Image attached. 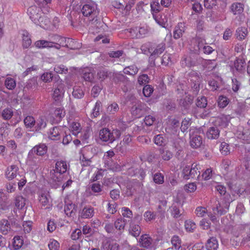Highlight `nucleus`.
Returning a JSON list of instances; mask_svg holds the SVG:
<instances>
[{
	"label": "nucleus",
	"mask_w": 250,
	"mask_h": 250,
	"mask_svg": "<svg viewBox=\"0 0 250 250\" xmlns=\"http://www.w3.org/2000/svg\"><path fill=\"white\" fill-rule=\"evenodd\" d=\"M211 60H205L203 58L199 56L197 54L190 53L184 55L181 59V63L183 67H191L199 65H207L212 62Z\"/></svg>",
	"instance_id": "obj_1"
},
{
	"label": "nucleus",
	"mask_w": 250,
	"mask_h": 250,
	"mask_svg": "<svg viewBox=\"0 0 250 250\" xmlns=\"http://www.w3.org/2000/svg\"><path fill=\"white\" fill-rule=\"evenodd\" d=\"M121 135L120 130L114 129L112 130L107 128H104L100 130L99 137L100 139L104 142L112 143L114 141L119 139Z\"/></svg>",
	"instance_id": "obj_2"
},
{
	"label": "nucleus",
	"mask_w": 250,
	"mask_h": 250,
	"mask_svg": "<svg viewBox=\"0 0 250 250\" xmlns=\"http://www.w3.org/2000/svg\"><path fill=\"white\" fill-rule=\"evenodd\" d=\"M81 12L85 17H89V20L96 18L99 14V10L98 9L97 5L93 2H87L83 5Z\"/></svg>",
	"instance_id": "obj_3"
},
{
	"label": "nucleus",
	"mask_w": 250,
	"mask_h": 250,
	"mask_svg": "<svg viewBox=\"0 0 250 250\" xmlns=\"http://www.w3.org/2000/svg\"><path fill=\"white\" fill-rule=\"evenodd\" d=\"M152 51L151 54L149 57V62L150 66L153 67L155 65V61L156 58L165 51L166 49V44L164 42H161L157 45L152 44Z\"/></svg>",
	"instance_id": "obj_4"
},
{
	"label": "nucleus",
	"mask_w": 250,
	"mask_h": 250,
	"mask_svg": "<svg viewBox=\"0 0 250 250\" xmlns=\"http://www.w3.org/2000/svg\"><path fill=\"white\" fill-rule=\"evenodd\" d=\"M135 103L131 109L133 115L139 118L149 112L150 108L146 104L140 101H137Z\"/></svg>",
	"instance_id": "obj_5"
},
{
	"label": "nucleus",
	"mask_w": 250,
	"mask_h": 250,
	"mask_svg": "<svg viewBox=\"0 0 250 250\" xmlns=\"http://www.w3.org/2000/svg\"><path fill=\"white\" fill-rule=\"evenodd\" d=\"M182 175L186 180L189 179H199L200 171L197 167V165L192 164L191 167L186 166L183 169Z\"/></svg>",
	"instance_id": "obj_6"
},
{
	"label": "nucleus",
	"mask_w": 250,
	"mask_h": 250,
	"mask_svg": "<svg viewBox=\"0 0 250 250\" xmlns=\"http://www.w3.org/2000/svg\"><path fill=\"white\" fill-rule=\"evenodd\" d=\"M226 197L221 199L220 201H218L216 204V207L213 208L212 210L214 214L217 215L221 216L226 214L229 207L230 201L226 199Z\"/></svg>",
	"instance_id": "obj_7"
},
{
	"label": "nucleus",
	"mask_w": 250,
	"mask_h": 250,
	"mask_svg": "<svg viewBox=\"0 0 250 250\" xmlns=\"http://www.w3.org/2000/svg\"><path fill=\"white\" fill-rule=\"evenodd\" d=\"M193 51L198 55L201 52L209 55L214 52L215 49L207 43H204L203 41H198L197 44L194 47Z\"/></svg>",
	"instance_id": "obj_8"
},
{
	"label": "nucleus",
	"mask_w": 250,
	"mask_h": 250,
	"mask_svg": "<svg viewBox=\"0 0 250 250\" xmlns=\"http://www.w3.org/2000/svg\"><path fill=\"white\" fill-rule=\"evenodd\" d=\"M27 163L33 170L39 168L42 164V159L39 156L29 151L27 156Z\"/></svg>",
	"instance_id": "obj_9"
},
{
	"label": "nucleus",
	"mask_w": 250,
	"mask_h": 250,
	"mask_svg": "<svg viewBox=\"0 0 250 250\" xmlns=\"http://www.w3.org/2000/svg\"><path fill=\"white\" fill-rule=\"evenodd\" d=\"M40 9L35 6H32L28 8L27 13L30 19L36 24H40V20L42 19L39 14Z\"/></svg>",
	"instance_id": "obj_10"
},
{
	"label": "nucleus",
	"mask_w": 250,
	"mask_h": 250,
	"mask_svg": "<svg viewBox=\"0 0 250 250\" xmlns=\"http://www.w3.org/2000/svg\"><path fill=\"white\" fill-rule=\"evenodd\" d=\"M11 206V202L9 199V195L4 192L3 189H0V209L8 210Z\"/></svg>",
	"instance_id": "obj_11"
},
{
	"label": "nucleus",
	"mask_w": 250,
	"mask_h": 250,
	"mask_svg": "<svg viewBox=\"0 0 250 250\" xmlns=\"http://www.w3.org/2000/svg\"><path fill=\"white\" fill-rule=\"evenodd\" d=\"M62 174L58 170H56L55 168L50 170L49 178L52 181L54 188H56L61 185L63 179Z\"/></svg>",
	"instance_id": "obj_12"
},
{
	"label": "nucleus",
	"mask_w": 250,
	"mask_h": 250,
	"mask_svg": "<svg viewBox=\"0 0 250 250\" xmlns=\"http://www.w3.org/2000/svg\"><path fill=\"white\" fill-rule=\"evenodd\" d=\"M59 42L62 46L66 47L71 49H77L81 46L78 42L74 41L71 38L62 37Z\"/></svg>",
	"instance_id": "obj_13"
},
{
	"label": "nucleus",
	"mask_w": 250,
	"mask_h": 250,
	"mask_svg": "<svg viewBox=\"0 0 250 250\" xmlns=\"http://www.w3.org/2000/svg\"><path fill=\"white\" fill-rule=\"evenodd\" d=\"M229 116L222 115L217 117L214 122V125L220 128H226L229 125L230 121Z\"/></svg>",
	"instance_id": "obj_14"
},
{
	"label": "nucleus",
	"mask_w": 250,
	"mask_h": 250,
	"mask_svg": "<svg viewBox=\"0 0 250 250\" xmlns=\"http://www.w3.org/2000/svg\"><path fill=\"white\" fill-rule=\"evenodd\" d=\"M47 149L45 144L41 143L34 146L29 151L39 156H42L46 153Z\"/></svg>",
	"instance_id": "obj_15"
},
{
	"label": "nucleus",
	"mask_w": 250,
	"mask_h": 250,
	"mask_svg": "<svg viewBox=\"0 0 250 250\" xmlns=\"http://www.w3.org/2000/svg\"><path fill=\"white\" fill-rule=\"evenodd\" d=\"M119 245L116 242L108 239L104 240L102 242L101 250H118Z\"/></svg>",
	"instance_id": "obj_16"
},
{
	"label": "nucleus",
	"mask_w": 250,
	"mask_h": 250,
	"mask_svg": "<svg viewBox=\"0 0 250 250\" xmlns=\"http://www.w3.org/2000/svg\"><path fill=\"white\" fill-rule=\"evenodd\" d=\"M236 135L240 139L250 141V129L239 126L236 131Z\"/></svg>",
	"instance_id": "obj_17"
},
{
	"label": "nucleus",
	"mask_w": 250,
	"mask_h": 250,
	"mask_svg": "<svg viewBox=\"0 0 250 250\" xmlns=\"http://www.w3.org/2000/svg\"><path fill=\"white\" fill-rule=\"evenodd\" d=\"M220 132V129L214 125L208 128L207 131L206 135L208 139H217L219 137Z\"/></svg>",
	"instance_id": "obj_18"
},
{
	"label": "nucleus",
	"mask_w": 250,
	"mask_h": 250,
	"mask_svg": "<svg viewBox=\"0 0 250 250\" xmlns=\"http://www.w3.org/2000/svg\"><path fill=\"white\" fill-rule=\"evenodd\" d=\"M77 211V206L72 203L65 202L64 206V212L68 217H73Z\"/></svg>",
	"instance_id": "obj_19"
},
{
	"label": "nucleus",
	"mask_w": 250,
	"mask_h": 250,
	"mask_svg": "<svg viewBox=\"0 0 250 250\" xmlns=\"http://www.w3.org/2000/svg\"><path fill=\"white\" fill-rule=\"evenodd\" d=\"M153 17L157 23L161 26L166 27L167 25L168 17L165 14L161 13L156 15L153 13Z\"/></svg>",
	"instance_id": "obj_20"
},
{
	"label": "nucleus",
	"mask_w": 250,
	"mask_h": 250,
	"mask_svg": "<svg viewBox=\"0 0 250 250\" xmlns=\"http://www.w3.org/2000/svg\"><path fill=\"white\" fill-rule=\"evenodd\" d=\"M229 8L234 15H239L244 11V4L241 2H234L231 4Z\"/></svg>",
	"instance_id": "obj_21"
},
{
	"label": "nucleus",
	"mask_w": 250,
	"mask_h": 250,
	"mask_svg": "<svg viewBox=\"0 0 250 250\" xmlns=\"http://www.w3.org/2000/svg\"><path fill=\"white\" fill-rule=\"evenodd\" d=\"M18 170L19 167L16 165H12L8 167L5 173L7 179L11 180L16 178Z\"/></svg>",
	"instance_id": "obj_22"
},
{
	"label": "nucleus",
	"mask_w": 250,
	"mask_h": 250,
	"mask_svg": "<svg viewBox=\"0 0 250 250\" xmlns=\"http://www.w3.org/2000/svg\"><path fill=\"white\" fill-rule=\"evenodd\" d=\"M190 144L192 148L199 147L202 144V138L197 134H193L190 137Z\"/></svg>",
	"instance_id": "obj_23"
},
{
	"label": "nucleus",
	"mask_w": 250,
	"mask_h": 250,
	"mask_svg": "<svg viewBox=\"0 0 250 250\" xmlns=\"http://www.w3.org/2000/svg\"><path fill=\"white\" fill-rule=\"evenodd\" d=\"M192 78L190 79L191 82V87L194 94H197L200 90V78L199 76L195 75V76H191Z\"/></svg>",
	"instance_id": "obj_24"
},
{
	"label": "nucleus",
	"mask_w": 250,
	"mask_h": 250,
	"mask_svg": "<svg viewBox=\"0 0 250 250\" xmlns=\"http://www.w3.org/2000/svg\"><path fill=\"white\" fill-rule=\"evenodd\" d=\"M94 208L91 206L84 207L81 212V216L82 218H90L94 215Z\"/></svg>",
	"instance_id": "obj_25"
},
{
	"label": "nucleus",
	"mask_w": 250,
	"mask_h": 250,
	"mask_svg": "<svg viewBox=\"0 0 250 250\" xmlns=\"http://www.w3.org/2000/svg\"><path fill=\"white\" fill-rule=\"evenodd\" d=\"M59 83H61L54 89L53 95V97L56 101L60 100L62 98L64 92L62 81Z\"/></svg>",
	"instance_id": "obj_26"
},
{
	"label": "nucleus",
	"mask_w": 250,
	"mask_h": 250,
	"mask_svg": "<svg viewBox=\"0 0 250 250\" xmlns=\"http://www.w3.org/2000/svg\"><path fill=\"white\" fill-rule=\"evenodd\" d=\"M192 102V97L188 95L186 96L184 98L181 99L179 102V104L182 108L187 110L189 109Z\"/></svg>",
	"instance_id": "obj_27"
},
{
	"label": "nucleus",
	"mask_w": 250,
	"mask_h": 250,
	"mask_svg": "<svg viewBox=\"0 0 250 250\" xmlns=\"http://www.w3.org/2000/svg\"><path fill=\"white\" fill-rule=\"evenodd\" d=\"M139 243L142 247L149 248H150L152 245V239L151 237L148 236V235L144 234L142 235L140 238Z\"/></svg>",
	"instance_id": "obj_28"
},
{
	"label": "nucleus",
	"mask_w": 250,
	"mask_h": 250,
	"mask_svg": "<svg viewBox=\"0 0 250 250\" xmlns=\"http://www.w3.org/2000/svg\"><path fill=\"white\" fill-rule=\"evenodd\" d=\"M11 230V226L9 221L6 219L0 221V231L4 235H6Z\"/></svg>",
	"instance_id": "obj_29"
},
{
	"label": "nucleus",
	"mask_w": 250,
	"mask_h": 250,
	"mask_svg": "<svg viewBox=\"0 0 250 250\" xmlns=\"http://www.w3.org/2000/svg\"><path fill=\"white\" fill-rule=\"evenodd\" d=\"M68 165L65 161L59 160L55 164V169L60 173L63 174L65 173L67 170Z\"/></svg>",
	"instance_id": "obj_30"
},
{
	"label": "nucleus",
	"mask_w": 250,
	"mask_h": 250,
	"mask_svg": "<svg viewBox=\"0 0 250 250\" xmlns=\"http://www.w3.org/2000/svg\"><path fill=\"white\" fill-rule=\"evenodd\" d=\"M248 34V30L244 27H239L236 30L235 36L236 38L240 41L245 39Z\"/></svg>",
	"instance_id": "obj_31"
},
{
	"label": "nucleus",
	"mask_w": 250,
	"mask_h": 250,
	"mask_svg": "<svg viewBox=\"0 0 250 250\" xmlns=\"http://www.w3.org/2000/svg\"><path fill=\"white\" fill-rule=\"evenodd\" d=\"M62 132L61 129L59 127H54L51 129L49 137L53 140H58L60 138L61 133Z\"/></svg>",
	"instance_id": "obj_32"
},
{
	"label": "nucleus",
	"mask_w": 250,
	"mask_h": 250,
	"mask_svg": "<svg viewBox=\"0 0 250 250\" xmlns=\"http://www.w3.org/2000/svg\"><path fill=\"white\" fill-rule=\"evenodd\" d=\"M207 250H217L218 248V241L216 238L211 237L209 239L206 245Z\"/></svg>",
	"instance_id": "obj_33"
},
{
	"label": "nucleus",
	"mask_w": 250,
	"mask_h": 250,
	"mask_svg": "<svg viewBox=\"0 0 250 250\" xmlns=\"http://www.w3.org/2000/svg\"><path fill=\"white\" fill-rule=\"evenodd\" d=\"M23 244V239L19 236H15L13 239L11 250H17L21 248Z\"/></svg>",
	"instance_id": "obj_34"
},
{
	"label": "nucleus",
	"mask_w": 250,
	"mask_h": 250,
	"mask_svg": "<svg viewBox=\"0 0 250 250\" xmlns=\"http://www.w3.org/2000/svg\"><path fill=\"white\" fill-rule=\"evenodd\" d=\"M22 46L23 48H28L31 44V39L29 33L26 30H23L22 33Z\"/></svg>",
	"instance_id": "obj_35"
},
{
	"label": "nucleus",
	"mask_w": 250,
	"mask_h": 250,
	"mask_svg": "<svg viewBox=\"0 0 250 250\" xmlns=\"http://www.w3.org/2000/svg\"><path fill=\"white\" fill-rule=\"evenodd\" d=\"M65 115V111L61 108H56L53 113V117L56 123H59Z\"/></svg>",
	"instance_id": "obj_36"
},
{
	"label": "nucleus",
	"mask_w": 250,
	"mask_h": 250,
	"mask_svg": "<svg viewBox=\"0 0 250 250\" xmlns=\"http://www.w3.org/2000/svg\"><path fill=\"white\" fill-rule=\"evenodd\" d=\"M26 199L21 195H17L15 197L14 203L17 209H22L25 205Z\"/></svg>",
	"instance_id": "obj_37"
},
{
	"label": "nucleus",
	"mask_w": 250,
	"mask_h": 250,
	"mask_svg": "<svg viewBox=\"0 0 250 250\" xmlns=\"http://www.w3.org/2000/svg\"><path fill=\"white\" fill-rule=\"evenodd\" d=\"M50 199L49 195L47 194H42L40 197L39 201L42 207L44 209L48 208L50 207Z\"/></svg>",
	"instance_id": "obj_38"
},
{
	"label": "nucleus",
	"mask_w": 250,
	"mask_h": 250,
	"mask_svg": "<svg viewBox=\"0 0 250 250\" xmlns=\"http://www.w3.org/2000/svg\"><path fill=\"white\" fill-rule=\"evenodd\" d=\"M184 32V27L182 23H179L175 26L173 32V37L175 39H179Z\"/></svg>",
	"instance_id": "obj_39"
},
{
	"label": "nucleus",
	"mask_w": 250,
	"mask_h": 250,
	"mask_svg": "<svg viewBox=\"0 0 250 250\" xmlns=\"http://www.w3.org/2000/svg\"><path fill=\"white\" fill-rule=\"evenodd\" d=\"M125 224L126 220L122 217L117 218L114 222L115 228L120 231L124 229Z\"/></svg>",
	"instance_id": "obj_40"
},
{
	"label": "nucleus",
	"mask_w": 250,
	"mask_h": 250,
	"mask_svg": "<svg viewBox=\"0 0 250 250\" xmlns=\"http://www.w3.org/2000/svg\"><path fill=\"white\" fill-rule=\"evenodd\" d=\"M93 155L91 154V156H87V153H83L82 156H80V160H81V164L83 167L89 166L91 163V159Z\"/></svg>",
	"instance_id": "obj_41"
},
{
	"label": "nucleus",
	"mask_w": 250,
	"mask_h": 250,
	"mask_svg": "<svg viewBox=\"0 0 250 250\" xmlns=\"http://www.w3.org/2000/svg\"><path fill=\"white\" fill-rule=\"evenodd\" d=\"M150 7L152 14H156L162 9V7L163 6L160 3V0H153L150 3Z\"/></svg>",
	"instance_id": "obj_42"
},
{
	"label": "nucleus",
	"mask_w": 250,
	"mask_h": 250,
	"mask_svg": "<svg viewBox=\"0 0 250 250\" xmlns=\"http://www.w3.org/2000/svg\"><path fill=\"white\" fill-rule=\"evenodd\" d=\"M83 78L87 82H92L94 79V75L91 70L86 68L83 70Z\"/></svg>",
	"instance_id": "obj_43"
},
{
	"label": "nucleus",
	"mask_w": 250,
	"mask_h": 250,
	"mask_svg": "<svg viewBox=\"0 0 250 250\" xmlns=\"http://www.w3.org/2000/svg\"><path fill=\"white\" fill-rule=\"evenodd\" d=\"M53 42H48L45 40H39L35 42V45L36 47L39 48L45 47H52Z\"/></svg>",
	"instance_id": "obj_44"
},
{
	"label": "nucleus",
	"mask_w": 250,
	"mask_h": 250,
	"mask_svg": "<svg viewBox=\"0 0 250 250\" xmlns=\"http://www.w3.org/2000/svg\"><path fill=\"white\" fill-rule=\"evenodd\" d=\"M72 95L76 99L82 98L84 96V92L83 91V88L78 85L74 86Z\"/></svg>",
	"instance_id": "obj_45"
},
{
	"label": "nucleus",
	"mask_w": 250,
	"mask_h": 250,
	"mask_svg": "<svg viewBox=\"0 0 250 250\" xmlns=\"http://www.w3.org/2000/svg\"><path fill=\"white\" fill-rule=\"evenodd\" d=\"M24 124L27 128H31L36 124V120L32 116H27L23 120Z\"/></svg>",
	"instance_id": "obj_46"
},
{
	"label": "nucleus",
	"mask_w": 250,
	"mask_h": 250,
	"mask_svg": "<svg viewBox=\"0 0 250 250\" xmlns=\"http://www.w3.org/2000/svg\"><path fill=\"white\" fill-rule=\"evenodd\" d=\"M46 126V123L45 120L42 118H40L36 121V124L34 126V129L36 131H39L41 129L44 128Z\"/></svg>",
	"instance_id": "obj_47"
},
{
	"label": "nucleus",
	"mask_w": 250,
	"mask_h": 250,
	"mask_svg": "<svg viewBox=\"0 0 250 250\" xmlns=\"http://www.w3.org/2000/svg\"><path fill=\"white\" fill-rule=\"evenodd\" d=\"M138 70L139 69L136 65H132L125 67L123 70V72L125 74L134 76L138 73Z\"/></svg>",
	"instance_id": "obj_48"
},
{
	"label": "nucleus",
	"mask_w": 250,
	"mask_h": 250,
	"mask_svg": "<svg viewBox=\"0 0 250 250\" xmlns=\"http://www.w3.org/2000/svg\"><path fill=\"white\" fill-rule=\"evenodd\" d=\"M245 229L247 232V235L243 237L241 243L243 245L250 246V224L246 225Z\"/></svg>",
	"instance_id": "obj_49"
},
{
	"label": "nucleus",
	"mask_w": 250,
	"mask_h": 250,
	"mask_svg": "<svg viewBox=\"0 0 250 250\" xmlns=\"http://www.w3.org/2000/svg\"><path fill=\"white\" fill-rule=\"evenodd\" d=\"M129 233L135 237L139 236L141 233V228L137 225H132L129 229Z\"/></svg>",
	"instance_id": "obj_50"
},
{
	"label": "nucleus",
	"mask_w": 250,
	"mask_h": 250,
	"mask_svg": "<svg viewBox=\"0 0 250 250\" xmlns=\"http://www.w3.org/2000/svg\"><path fill=\"white\" fill-rule=\"evenodd\" d=\"M207 104V98L205 96H199L196 100V105L198 107L205 108Z\"/></svg>",
	"instance_id": "obj_51"
},
{
	"label": "nucleus",
	"mask_w": 250,
	"mask_h": 250,
	"mask_svg": "<svg viewBox=\"0 0 250 250\" xmlns=\"http://www.w3.org/2000/svg\"><path fill=\"white\" fill-rule=\"evenodd\" d=\"M167 204V201L166 200L159 201V205L158 207L157 212L162 217H164Z\"/></svg>",
	"instance_id": "obj_52"
},
{
	"label": "nucleus",
	"mask_w": 250,
	"mask_h": 250,
	"mask_svg": "<svg viewBox=\"0 0 250 250\" xmlns=\"http://www.w3.org/2000/svg\"><path fill=\"white\" fill-rule=\"evenodd\" d=\"M246 110V105L244 103H238L237 108L235 109V112L239 116H243Z\"/></svg>",
	"instance_id": "obj_53"
},
{
	"label": "nucleus",
	"mask_w": 250,
	"mask_h": 250,
	"mask_svg": "<svg viewBox=\"0 0 250 250\" xmlns=\"http://www.w3.org/2000/svg\"><path fill=\"white\" fill-rule=\"evenodd\" d=\"M170 211L172 216L174 218H179L181 215V211L178 207L175 204H173L170 208Z\"/></svg>",
	"instance_id": "obj_54"
},
{
	"label": "nucleus",
	"mask_w": 250,
	"mask_h": 250,
	"mask_svg": "<svg viewBox=\"0 0 250 250\" xmlns=\"http://www.w3.org/2000/svg\"><path fill=\"white\" fill-rule=\"evenodd\" d=\"M245 64L246 63L244 60L242 58H238L234 63V65L237 71H241L244 69Z\"/></svg>",
	"instance_id": "obj_55"
},
{
	"label": "nucleus",
	"mask_w": 250,
	"mask_h": 250,
	"mask_svg": "<svg viewBox=\"0 0 250 250\" xmlns=\"http://www.w3.org/2000/svg\"><path fill=\"white\" fill-rule=\"evenodd\" d=\"M229 103V99L223 95L220 96L218 99V105L220 108L225 107Z\"/></svg>",
	"instance_id": "obj_56"
},
{
	"label": "nucleus",
	"mask_w": 250,
	"mask_h": 250,
	"mask_svg": "<svg viewBox=\"0 0 250 250\" xmlns=\"http://www.w3.org/2000/svg\"><path fill=\"white\" fill-rule=\"evenodd\" d=\"M5 85L7 88L9 90H12L15 88L16 83L15 80L11 78H7L5 79Z\"/></svg>",
	"instance_id": "obj_57"
},
{
	"label": "nucleus",
	"mask_w": 250,
	"mask_h": 250,
	"mask_svg": "<svg viewBox=\"0 0 250 250\" xmlns=\"http://www.w3.org/2000/svg\"><path fill=\"white\" fill-rule=\"evenodd\" d=\"M185 227L186 230L188 232H193L196 229V225L194 222L191 220H187L185 223Z\"/></svg>",
	"instance_id": "obj_58"
},
{
	"label": "nucleus",
	"mask_w": 250,
	"mask_h": 250,
	"mask_svg": "<svg viewBox=\"0 0 250 250\" xmlns=\"http://www.w3.org/2000/svg\"><path fill=\"white\" fill-rule=\"evenodd\" d=\"M89 21L91 22V25L97 29H100L104 25V23L100 21L98 16L95 18H93V19H90Z\"/></svg>",
	"instance_id": "obj_59"
},
{
	"label": "nucleus",
	"mask_w": 250,
	"mask_h": 250,
	"mask_svg": "<svg viewBox=\"0 0 250 250\" xmlns=\"http://www.w3.org/2000/svg\"><path fill=\"white\" fill-rule=\"evenodd\" d=\"M13 115V112L11 108H6L2 112V117L4 120L10 119Z\"/></svg>",
	"instance_id": "obj_60"
},
{
	"label": "nucleus",
	"mask_w": 250,
	"mask_h": 250,
	"mask_svg": "<svg viewBox=\"0 0 250 250\" xmlns=\"http://www.w3.org/2000/svg\"><path fill=\"white\" fill-rule=\"evenodd\" d=\"M49 250H59L60 248V243L53 239H50L48 244Z\"/></svg>",
	"instance_id": "obj_61"
},
{
	"label": "nucleus",
	"mask_w": 250,
	"mask_h": 250,
	"mask_svg": "<svg viewBox=\"0 0 250 250\" xmlns=\"http://www.w3.org/2000/svg\"><path fill=\"white\" fill-rule=\"evenodd\" d=\"M54 70L57 73L66 74L68 72L67 68L63 64L56 65Z\"/></svg>",
	"instance_id": "obj_62"
},
{
	"label": "nucleus",
	"mask_w": 250,
	"mask_h": 250,
	"mask_svg": "<svg viewBox=\"0 0 250 250\" xmlns=\"http://www.w3.org/2000/svg\"><path fill=\"white\" fill-rule=\"evenodd\" d=\"M171 242L176 250H179L181 247V240L179 236H173L171 238Z\"/></svg>",
	"instance_id": "obj_63"
},
{
	"label": "nucleus",
	"mask_w": 250,
	"mask_h": 250,
	"mask_svg": "<svg viewBox=\"0 0 250 250\" xmlns=\"http://www.w3.org/2000/svg\"><path fill=\"white\" fill-rule=\"evenodd\" d=\"M154 143L159 146H163L165 145L166 141L162 134H159L155 136Z\"/></svg>",
	"instance_id": "obj_64"
}]
</instances>
